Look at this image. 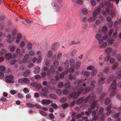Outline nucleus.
<instances>
[{"mask_svg":"<svg viewBox=\"0 0 121 121\" xmlns=\"http://www.w3.org/2000/svg\"><path fill=\"white\" fill-rule=\"evenodd\" d=\"M95 95L91 94L88 95L86 98V101H89L91 104H93L91 105V109H93L97 107V102H95Z\"/></svg>","mask_w":121,"mask_h":121,"instance_id":"nucleus-1","label":"nucleus"},{"mask_svg":"<svg viewBox=\"0 0 121 121\" xmlns=\"http://www.w3.org/2000/svg\"><path fill=\"white\" fill-rule=\"evenodd\" d=\"M116 80H114L112 82V84L110 85V87L108 89L109 91L110 90L112 91L110 94L109 97L110 98L112 97L115 95L117 93L115 90L116 89Z\"/></svg>","mask_w":121,"mask_h":121,"instance_id":"nucleus-2","label":"nucleus"},{"mask_svg":"<svg viewBox=\"0 0 121 121\" xmlns=\"http://www.w3.org/2000/svg\"><path fill=\"white\" fill-rule=\"evenodd\" d=\"M59 64V62L57 60H56L53 63V66L51 65L50 67V70L51 72L54 73L55 71L54 69H56L57 68Z\"/></svg>","mask_w":121,"mask_h":121,"instance_id":"nucleus-3","label":"nucleus"},{"mask_svg":"<svg viewBox=\"0 0 121 121\" xmlns=\"http://www.w3.org/2000/svg\"><path fill=\"white\" fill-rule=\"evenodd\" d=\"M18 81L20 83L28 84L30 82L29 79L26 78L19 79Z\"/></svg>","mask_w":121,"mask_h":121,"instance_id":"nucleus-4","label":"nucleus"},{"mask_svg":"<svg viewBox=\"0 0 121 121\" xmlns=\"http://www.w3.org/2000/svg\"><path fill=\"white\" fill-rule=\"evenodd\" d=\"M6 81L7 82L12 83L13 82V77L12 75H9L7 76L5 78Z\"/></svg>","mask_w":121,"mask_h":121,"instance_id":"nucleus-5","label":"nucleus"},{"mask_svg":"<svg viewBox=\"0 0 121 121\" xmlns=\"http://www.w3.org/2000/svg\"><path fill=\"white\" fill-rule=\"evenodd\" d=\"M31 85L32 86L36 88L38 90H39L42 86L40 84H38L37 82H32L31 83Z\"/></svg>","mask_w":121,"mask_h":121,"instance_id":"nucleus-6","label":"nucleus"},{"mask_svg":"<svg viewBox=\"0 0 121 121\" xmlns=\"http://www.w3.org/2000/svg\"><path fill=\"white\" fill-rule=\"evenodd\" d=\"M84 82V80L83 79L80 80L78 82V86H86V84Z\"/></svg>","mask_w":121,"mask_h":121,"instance_id":"nucleus-7","label":"nucleus"},{"mask_svg":"<svg viewBox=\"0 0 121 121\" xmlns=\"http://www.w3.org/2000/svg\"><path fill=\"white\" fill-rule=\"evenodd\" d=\"M59 46V44L58 43H56L53 44L52 48L53 50L55 51L57 49Z\"/></svg>","mask_w":121,"mask_h":121,"instance_id":"nucleus-8","label":"nucleus"},{"mask_svg":"<svg viewBox=\"0 0 121 121\" xmlns=\"http://www.w3.org/2000/svg\"><path fill=\"white\" fill-rule=\"evenodd\" d=\"M70 96L71 98L74 99H76L78 98V95L75 91L73 92L70 95Z\"/></svg>","mask_w":121,"mask_h":121,"instance_id":"nucleus-9","label":"nucleus"},{"mask_svg":"<svg viewBox=\"0 0 121 121\" xmlns=\"http://www.w3.org/2000/svg\"><path fill=\"white\" fill-rule=\"evenodd\" d=\"M112 51V50L111 48L108 47L105 50L104 52L108 54L111 53Z\"/></svg>","mask_w":121,"mask_h":121,"instance_id":"nucleus-10","label":"nucleus"},{"mask_svg":"<svg viewBox=\"0 0 121 121\" xmlns=\"http://www.w3.org/2000/svg\"><path fill=\"white\" fill-rule=\"evenodd\" d=\"M114 77L113 75H111L107 79V83H110L114 79Z\"/></svg>","mask_w":121,"mask_h":121,"instance_id":"nucleus-11","label":"nucleus"},{"mask_svg":"<svg viewBox=\"0 0 121 121\" xmlns=\"http://www.w3.org/2000/svg\"><path fill=\"white\" fill-rule=\"evenodd\" d=\"M91 72V74L92 76H95L97 73L98 70L97 69L95 68L93 69Z\"/></svg>","mask_w":121,"mask_h":121,"instance_id":"nucleus-12","label":"nucleus"},{"mask_svg":"<svg viewBox=\"0 0 121 121\" xmlns=\"http://www.w3.org/2000/svg\"><path fill=\"white\" fill-rule=\"evenodd\" d=\"M105 78H104L100 79L99 80V84L100 85L103 84L104 83V81Z\"/></svg>","mask_w":121,"mask_h":121,"instance_id":"nucleus-13","label":"nucleus"},{"mask_svg":"<svg viewBox=\"0 0 121 121\" xmlns=\"http://www.w3.org/2000/svg\"><path fill=\"white\" fill-rule=\"evenodd\" d=\"M111 102V99L108 97L106 98L104 101V104L107 105L109 104Z\"/></svg>","mask_w":121,"mask_h":121,"instance_id":"nucleus-14","label":"nucleus"},{"mask_svg":"<svg viewBox=\"0 0 121 121\" xmlns=\"http://www.w3.org/2000/svg\"><path fill=\"white\" fill-rule=\"evenodd\" d=\"M84 99L83 97L81 98L80 99L78 100L76 102L77 104H79L82 103L84 101Z\"/></svg>","mask_w":121,"mask_h":121,"instance_id":"nucleus-15","label":"nucleus"},{"mask_svg":"<svg viewBox=\"0 0 121 121\" xmlns=\"http://www.w3.org/2000/svg\"><path fill=\"white\" fill-rule=\"evenodd\" d=\"M31 71L29 70H27L23 73V76L25 77H27L30 73Z\"/></svg>","mask_w":121,"mask_h":121,"instance_id":"nucleus-16","label":"nucleus"},{"mask_svg":"<svg viewBox=\"0 0 121 121\" xmlns=\"http://www.w3.org/2000/svg\"><path fill=\"white\" fill-rule=\"evenodd\" d=\"M13 39L11 37L10 35L9 34L7 36V39L6 40L7 42L9 43H11L13 41Z\"/></svg>","mask_w":121,"mask_h":121,"instance_id":"nucleus-17","label":"nucleus"},{"mask_svg":"<svg viewBox=\"0 0 121 121\" xmlns=\"http://www.w3.org/2000/svg\"><path fill=\"white\" fill-rule=\"evenodd\" d=\"M40 71V68L38 66H37L36 67L34 72L35 74H37L39 73Z\"/></svg>","mask_w":121,"mask_h":121,"instance_id":"nucleus-18","label":"nucleus"},{"mask_svg":"<svg viewBox=\"0 0 121 121\" xmlns=\"http://www.w3.org/2000/svg\"><path fill=\"white\" fill-rule=\"evenodd\" d=\"M102 37V35L101 33H98L96 34L95 35L96 38L98 40L101 39Z\"/></svg>","mask_w":121,"mask_h":121,"instance_id":"nucleus-19","label":"nucleus"},{"mask_svg":"<svg viewBox=\"0 0 121 121\" xmlns=\"http://www.w3.org/2000/svg\"><path fill=\"white\" fill-rule=\"evenodd\" d=\"M75 61L74 60L71 58L70 59V65L71 67H73L75 65Z\"/></svg>","mask_w":121,"mask_h":121,"instance_id":"nucleus-20","label":"nucleus"},{"mask_svg":"<svg viewBox=\"0 0 121 121\" xmlns=\"http://www.w3.org/2000/svg\"><path fill=\"white\" fill-rule=\"evenodd\" d=\"M41 95L45 96V88H42L40 92Z\"/></svg>","mask_w":121,"mask_h":121,"instance_id":"nucleus-21","label":"nucleus"},{"mask_svg":"<svg viewBox=\"0 0 121 121\" xmlns=\"http://www.w3.org/2000/svg\"><path fill=\"white\" fill-rule=\"evenodd\" d=\"M82 73H83L86 77H88L90 74V73L89 72L87 71H82Z\"/></svg>","mask_w":121,"mask_h":121,"instance_id":"nucleus-22","label":"nucleus"},{"mask_svg":"<svg viewBox=\"0 0 121 121\" xmlns=\"http://www.w3.org/2000/svg\"><path fill=\"white\" fill-rule=\"evenodd\" d=\"M113 8L112 6L107 7L106 9L105 10L107 13H109Z\"/></svg>","mask_w":121,"mask_h":121,"instance_id":"nucleus-23","label":"nucleus"},{"mask_svg":"<svg viewBox=\"0 0 121 121\" xmlns=\"http://www.w3.org/2000/svg\"><path fill=\"white\" fill-rule=\"evenodd\" d=\"M95 18L94 17H90L88 18V21L90 22H92L95 21Z\"/></svg>","mask_w":121,"mask_h":121,"instance_id":"nucleus-24","label":"nucleus"},{"mask_svg":"<svg viewBox=\"0 0 121 121\" xmlns=\"http://www.w3.org/2000/svg\"><path fill=\"white\" fill-rule=\"evenodd\" d=\"M82 13L84 15L87 14L88 13L87 10L86 9L83 8L82 9Z\"/></svg>","mask_w":121,"mask_h":121,"instance_id":"nucleus-25","label":"nucleus"},{"mask_svg":"<svg viewBox=\"0 0 121 121\" xmlns=\"http://www.w3.org/2000/svg\"><path fill=\"white\" fill-rule=\"evenodd\" d=\"M107 43L106 42L103 43L100 46V48H105L107 46Z\"/></svg>","mask_w":121,"mask_h":121,"instance_id":"nucleus-26","label":"nucleus"},{"mask_svg":"<svg viewBox=\"0 0 121 121\" xmlns=\"http://www.w3.org/2000/svg\"><path fill=\"white\" fill-rule=\"evenodd\" d=\"M12 56V54L10 53H8L6 54L5 55V58L7 60L9 59Z\"/></svg>","mask_w":121,"mask_h":121,"instance_id":"nucleus-27","label":"nucleus"},{"mask_svg":"<svg viewBox=\"0 0 121 121\" xmlns=\"http://www.w3.org/2000/svg\"><path fill=\"white\" fill-rule=\"evenodd\" d=\"M106 115L105 114H103L100 117V119L101 121H104L106 117Z\"/></svg>","mask_w":121,"mask_h":121,"instance_id":"nucleus-28","label":"nucleus"},{"mask_svg":"<svg viewBox=\"0 0 121 121\" xmlns=\"http://www.w3.org/2000/svg\"><path fill=\"white\" fill-rule=\"evenodd\" d=\"M91 112L90 110H87L85 112V114L86 116H89L91 114Z\"/></svg>","mask_w":121,"mask_h":121,"instance_id":"nucleus-29","label":"nucleus"},{"mask_svg":"<svg viewBox=\"0 0 121 121\" xmlns=\"http://www.w3.org/2000/svg\"><path fill=\"white\" fill-rule=\"evenodd\" d=\"M116 57L118 61L121 62V54H118L117 55Z\"/></svg>","mask_w":121,"mask_h":121,"instance_id":"nucleus-30","label":"nucleus"},{"mask_svg":"<svg viewBox=\"0 0 121 121\" xmlns=\"http://www.w3.org/2000/svg\"><path fill=\"white\" fill-rule=\"evenodd\" d=\"M73 116L74 117H76L77 119H78L80 118L81 117V115L80 114L76 115L75 113H73Z\"/></svg>","mask_w":121,"mask_h":121,"instance_id":"nucleus-31","label":"nucleus"},{"mask_svg":"<svg viewBox=\"0 0 121 121\" xmlns=\"http://www.w3.org/2000/svg\"><path fill=\"white\" fill-rule=\"evenodd\" d=\"M104 109L102 107H100L99 108V110L98 111V114L99 115H101L104 112Z\"/></svg>","mask_w":121,"mask_h":121,"instance_id":"nucleus-32","label":"nucleus"},{"mask_svg":"<svg viewBox=\"0 0 121 121\" xmlns=\"http://www.w3.org/2000/svg\"><path fill=\"white\" fill-rule=\"evenodd\" d=\"M84 89V88L82 87L79 88L78 90V94H81L83 92Z\"/></svg>","mask_w":121,"mask_h":121,"instance_id":"nucleus-33","label":"nucleus"},{"mask_svg":"<svg viewBox=\"0 0 121 121\" xmlns=\"http://www.w3.org/2000/svg\"><path fill=\"white\" fill-rule=\"evenodd\" d=\"M108 43L110 45H112L113 43V41L114 40V39L111 38L108 39Z\"/></svg>","mask_w":121,"mask_h":121,"instance_id":"nucleus-34","label":"nucleus"},{"mask_svg":"<svg viewBox=\"0 0 121 121\" xmlns=\"http://www.w3.org/2000/svg\"><path fill=\"white\" fill-rule=\"evenodd\" d=\"M65 86L66 88H69L71 86L70 83L69 82H66L65 85Z\"/></svg>","mask_w":121,"mask_h":121,"instance_id":"nucleus-35","label":"nucleus"},{"mask_svg":"<svg viewBox=\"0 0 121 121\" xmlns=\"http://www.w3.org/2000/svg\"><path fill=\"white\" fill-rule=\"evenodd\" d=\"M49 96L52 98L56 99H57V97L55 95L53 94H51L49 95Z\"/></svg>","mask_w":121,"mask_h":121,"instance_id":"nucleus-36","label":"nucleus"},{"mask_svg":"<svg viewBox=\"0 0 121 121\" xmlns=\"http://www.w3.org/2000/svg\"><path fill=\"white\" fill-rule=\"evenodd\" d=\"M45 67H44L43 69V72L42 73H41V77L44 78L45 76Z\"/></svg>","mask_w":121,"mask_h":121,"instance_id":"nucleus-37","label":"nucleus"},{"mask_svg":"<svg viewBox=\"0 0 121 121\" xmlns=\"http://www.w3.org/2000/svg\"><path fill=\"white\" fill-rule=\"evenodd\" d=\"M69 79L70 80H72L73 79H75V77L74 75L71 74L69 75Z\"/></svg>","mask_w":121,"mask_h":121,"instance_id":"nucleus-38","label":"nucleus"},{"mask_svg":"<svg viewBox=\"0 0 121 121\" xmlns=\"http://www.w3.org/2000/svg\"><path fill=\"white\" fill-rule=\"evenodd\" d=\"M81 65V62L80 61H78L76 64V67L77 69H79Z\"/></svg>","mask_w":121,"mask_h":121,"instance_id":"nucleus-39","label":"nucleus"},{"mask_svg":"<svg viewBox=\"0 0 121 121\" xmlns=\"http://www.w3.org/2000/svg\"><path fill=\"white\" fill-rule=\"evenodd\" d=\"M109 71V68L107 67L105 68L103 70V72L105 74H107Z\"/></svg>","mask_w":121,"mask_h":121,"instance_id":"nucleus-40","label":"nucleus"},{"mask_svg":"<svg viewBox=\"0 0 121 121\" xmlns=\"http://www.w3.org/2000/svg\"><path fill=\"white\" fill-rule=\"evenodd\" d=\"M63 94L64 95H67L69 93V91L65 89H64L62 92Z\"/></svg>","mask_w":121,"mask_h":121,"instance_id":"nucleus-41","label":"nucleus"},{"mask_svg":"<svg viewBox=\"0 0 121 121\" xmlns=\"http://www.w3.org/2000/svg\"><path fill=\"white\" fill-rule=\"evenodd\" d=\"M98 116L97 115L93 116L92 121H96L98 119Z\"/></svg>","mask_w":121,"mask_h":121,"instance_id":"nucleus-42","label":"nucleus"},{"mask_svg":"<svg viewBox=\"0 0 121 121\" xmlns=\"http://www.w3.org/2000/svg\"><path fill=\"white\" fill-rule=\"evenodd\" d=\"M104 5L105 6H108V7L112 6L110 2L109 1H107L104 3Z\"/></svg>","mask_w":121,"mask_h":121,"instance_id":"nucleus-43","label":"nucleus"},{"mask_svg":"<svg viewBox=\"0 0 121 121\" xmlns=\"http://www.w3.org/2000/svg\"><path fill=\"white\" fill-rule=\"evenodd\" d=\"M26 104L30 108H33L35 106L33 104L29 103H26Z\"/></svg>","mask_w":121,"mask_h":121,"instance_id":"nucleus-44","label":"nucleus"},{"mask_svg":"<svg viewBox=\"0 0 121 121\" xmlns=\"http://www.w3.org/2000/svg\"><path fill=\"white\" fill-rule=\"evenodd\" d=\"M56 93L59 95H60L62 94V91L59 89H57L56 91Z\"/></svg>","mask_w":121,"mask_h":121,"instance_id":"nucleus-45","label":"nucleus"},{"mask_svg":"<svg viewBox=\"0 0 121 121\" xmlns=\"http://www.w3.org/2000/svg\"><path fill=\"white\" fill-rule=\"evenodd\" d=\"M95 68L92 65H91L87 67V70H92Z\"/></svg>","mask_w":121,"mask_h":121,"instance_id":"nucleus-46","label":"nucleus"},{"mask_svg":"<svg viewBox=\"0 0 121 121\" xmlns=\"http://www.w3.org/2000/svg\"><path fill=\"white\" fill-rule=\"evenodd\" d=\"M120 114V113L117 112L113 116V117L114 118H117L119 117V116Z\"/></svg>","mask_w":121,"mask_h":121,"instance_id":"nucleus-47","label":"nucleus"},{"mask_svg":"<svg viewBox=\"0 0 121 121\" xmlns=\"http://www.w3.org/2000/svg\"><path fill=\"white\" fill-rule=\"evenodd\" d=\"M110 57L108 55H107L104 58V60L105 62L108 61L109 60Z\"/></svg>","mask_w":121,"mask_h":121,"instance_id":"nucleus-48","label":"nucleus"},{"mask_svg":"<svg viewBox=\"0 0 121 121\" xmlns=\"http://www.w3.org/2000/svg\"><path fill=\"white\" fill-rule=\"evenodd\" d=\"M99 13L96 10L94 11L93 12V15L94 17H95L98 14H99Z\"/></svg>","mask_w":121,"mask_h":121,"instance_id":"nucleus-49","label":"nucleus"},{"mask_svg":"<svg viewBox=\"0 0 121 121\" xmlns=\"http://www.w3.org/2000/svg\"><path fill=\"white\" fill-rule=\"evenodd\" d=\"M90 90V89L89 87H86L84 90L85 93H86L88 92Z\"/></svg>","mask_w":121,"mask_h":121,"instance_id":"nucleus-50","label":"nucleus"},{"mask_svg":"<svg viewBox=\"0 0 121 121\" xmlns=\"http://www.w3.org/2000/svg\"><path fill=\"white\" fill-rule=\"evenodd\" d=\"M69 106V105L67 104L66 103L62 105V107L63 109H65Z\"/></svg>","mask_w":121,"mask_h":121,"instance_id":"nucleus-51","label":"nucleus"},{"mask_svg":"<svg viewBox=\"0 0 121 121\" xmlns=\"http://www.w3.org/2000/svg\"><path fill=\"white\" fill-rule=\"evenodd\" d=\"M110 14L111 15L113 16L115 14V11L114 9H113V8L110 11Z\"/></svg>","mask_w":121,"mask_h":121,"instance_id":"nucleus-52","label":"nucleus"},{"mask_svg":"<svg viewBox=\"0 0 121 121\" xmlns=\"http://www.w3.org/2000/svg\"><path fill=\"white\" fill-rule=\"evenodd\" d=\"M90 3L91 5L93 6H94L96 4V1L94 0H91Z\"/></svg>","mask_w":121,"mask_h":121,"instance_id":"nucleus-53","label":"nucleus"},{"mask_svg":"<svg viewBox=\"0 0 121 121\" xmlns=\"http://www.w3.org/2000/svg\"><path fill=\"white\" fill-rule=\"evenodd\" d=\"M76 51L75 50H74L71 52L70 56L72 57H73L75 55Z\"/></svg>","mask_w":121,"mask_h":121,"instance_id":"nucleus-54","label":"nucleus"},{"mask_svg":"<svg viewBox=\"0 0 121 121\" xmlns=\"http://www.w3.org/2000/svg\"><path fill=\"white\" fill-rule=\"evenodd\" d=\"M32 45L31 43L30 42H28V44L27 46L29 50H31L32 49Z\"/></svg>","mask_w":121,"mask_h":121,"instance_id":"nucleus-55","label":"nucleus"},{"mask_svg":"<svg viewBox=\"0 0 121 121\" xmlns=\"http://www.w3.org/2000/svg\"><path fill=\"white\" fill-rule=\"evenodd\" d=\"M115 61V59L113 57L111 58L110 59V62L111 64H112Z\"/></svg>","mask_w":121,"mask_h":121,"instance_id":"nucleus-56","label":"nucleus"},{"mask_svg":"<svg viewBox=\"0 0 121 121\" xmlns=\"http://www.w3.org/2000/svg\"><path fill=\"white\" fill-rule=\"evenodd\" d=\"M29 56L28 54H26L25 56V59L23 60V62L25 63L26 61V59L29 57Z\"/></svg>","mask_w":121,"mask_h":121,"instance_id":"nucleus-57","label":"nucleus"},{"mask_svg":"<svg viewBox=\"0 0 121 121\" xmlns=\"http://www.w3.org/2000/svg\"><path fill=\"white\" fill-rule=\"evenodd\" d=\"M35 107L37 108H40L42 109H43L44 110H45V107H44L42 108L40 107V106L37 104H35Z\"/></svg>","mask_w":121,"mask_h":121,"instance_id":"nucleus-58","label":"nucleus"},{"mask_svg":"<svg viewBox=\"0 0 121 121\" xmlns=\"http://www.w3.org/2000/svg\"><path fill=\"white\" fill-rule=\"evenodd\" d=\"M107 30V28L105 26H104L102 28V31L104 33H106Z\"/></svg>","mask_w":121,"mask_h":121,"instance_id":"nucleus-59","label":"nucleus"},{"mask_svg":"<svg viewBox=\"0 0 121 121\" xmlns=\"http://www.w3.org/2000/svg\"><path fill=\"white\" fill-rule=\"evenodd\" d=\"M51 83L53 85H55L56 82V81L55 79H52L51 80Z\"/></svg>","mask_w":121,"mask_h":121,"instance_id":"nucleus-60","label":"nucleus"},{"mask_svg":"<svg viewBox=\"0 0 121 121\" xmlns=\"http://www.w3.org/2000/svg\"><path fill=\"white\" fill-rule=\"evenodd\" d=\"M37 54L39 56V60H41L42 57L41 56V52L39 51H38L37 53Z\"/></svg>","mask_w":121,"mask_h":121,"instance_id":"nucleus-61","label":"nucleus"},{"mask_svg":"<svg viewBox=\"0 0 121 121\" xmlns=\"http://www.w3.org/2000/svg\"><path fill=\"white\" fill-rule=\"evenodd\" d=\"M117 34V31L114 32L112 34V38H116Z\"/></svg>","mask_w":121,"mask_h":121,"instance_id":"nucleus-62","label":"nucleus"},{"mask_svg":"<svg viewBox=\"0 0 121 121\" xmlns=\"http://www.w3.org/2000/svg\"><path fill=\"white\" fill-rule=\"evenodd\" d=\"M5 68L4 66L3 65L0 66V71H3L5 70Z\"/></svg>","mask_w":121,"mask_h":121,"instance_id":"nucleus-63","label":"nucleus"},{"mask_svg":"<svg viewBox=\"0 0 121 121\" xmlns=\"http://www.w3.org/2000/svg\"><path fill=\"white\" fill-rule=\"evenodd\" d=\"M23 91L25 93H27L29 92V91L28 89L27 88H25L23 89Z\"/></svg>","mask_w":121,"mask_h":121,"instance_id":"nucleus-64","label":"nucleus"}]
</instances>
